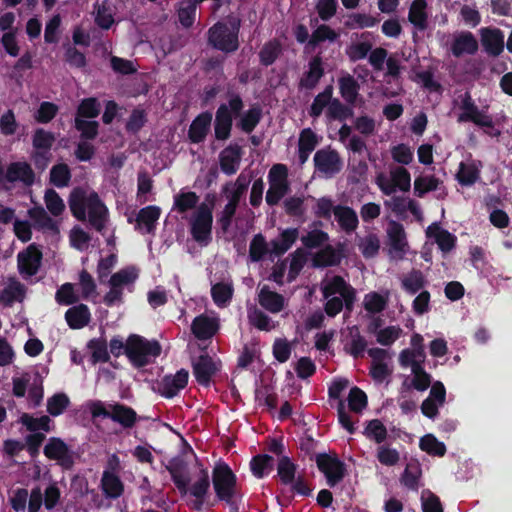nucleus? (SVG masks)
<instances>
[{
  "label": "nucleus",
  "instance_id": "nucleus-1",
  "mask_svg": "<svg viewBox=\"0 0 512 512\" xmlns=\"http://www.w3.org/2000/svg\"><path fill=\"white\" fill-rule=\"evenodd\" d=\"M68 204L74 218L81 222L88 218L91 227L102 233L106 226L108 209L97 192H87L82 187H75L70 192Z\"/></svg>",
  "mask_w": 512,
  "mask_h": 512
},
{
  "label": "nucleus",
  "instance_id": "nucleus-2",
  "mask_svg": "<svg viewBox=\"0 0 512 512\" xmlns=\"http://www.w3.org/2000/svg\"><path fill=\"white\" fill-rule=\"evenodd\" d=\"M166 469L181 496H185L189 493L195 498L192 503V508L196 511H201L211 484L208 469L202 468L199 478L190 487V479L183 473V461H173L166 466Z\"/></svg>",
  "mask_w": 512,
  "mask_h": 512
},
{
  "label": "nucleus",
  "instance_id": "nucleus-3",
  "mask_svg": "<svg viewBox=\"0 0 512 512\" xmlns=\"http://www.w3.org/2000/svg\"><path fill=\"white\" fill-rule=\"evenodd\" d=\"M211 481L217 500L224 502L230 512H240L243 494L230 466L225 462L217 463L212 470Z\"/></svg>",
  "mask_w": 512,
  "mask_h": 512
},
{
  "label": "nucleus",
  "instance_id": "nucleus-4",
  "mask_svg": "<svg viewBox=\"0 0 512 512\" xmlns=\"http://www.w3.org/2000/svg\"><path fill=\"white\" fill-rule=\"evenodd\" d=\"M241 20L229 16L214 23L207 31V43L213 49L225 54L236 52L240 47L239 33Z\"/></svg>",
  "mask_w": 512,
  "mask_h": 512
},
{
  "label": "nucleus",
  "instance_id": "nucleus-5",
  "mask_svg": "<svg viewBox=\"0 0 512 512\" xmlns=\"http://www.w3.org/2000/svg\"><path fill=\"white\" fill-rule=\"evenodd\" d=\"M228 104L222 103L216 110L214 120V134L219 141L227 140L231 136L233 118L241 115L244 101L239 93L227 91Z\"/></svg>",
  "mask_w": 512,
  "mask_h": 512
},
{
  "label": "nucleus",
  "instance_id": "nucleus-6",
  "mask_svg": "<svg viewBox=\"0 0 512 512\" xmlns=\"http://www.w3.org/2000/svg\"><path fill=\"white\" fill-rule=\"evenodd\" d=\"M161 345L157 340L149 341L143 336L131 334L125 345V355L136 368H141L150 363L151 358L161 354Z\"/></svg>",
  "mask_w": 512,
  "mask_h": 512
},
{
  "label": "nucleus",
  "instance_id": "nucleus-7",
  "mask_svg": "<svg viewBox=\"0 0 512 512\" xmlns=\"http://www.w3.org/2000/svg\"><path fill=\"white\" fill-rule=\"evenodd\" d=\"M213 205L214 198L211 205L201 203L190 220L191 235L200 244L207 245L212 239Z\"/></svg>",
  "mask_w": 512,
  "mask_h": 512
},
{
  "label": "nucleus",
  "instance_id": "nucleus-8",
  "mask_svg": "<svg viewBox=\"0 0 512 512\" xmlns=\"http://www.w3.org/2000/svg\"><path fill=\"white\" fill-rule=\"evenodd\" d=\"M314 173L324 178H332L341 172L343 161L339 152L331 146L317 150L313 157Z\"/></svg>",
  "mask_w": 512,
  "mask_h": 512
},
{
  "label": "nucleus",
  "instance_id": "nucleus-9",
  "mask_svg": "<svg viewBox=\"0 0 512 512\" xmlns=\"http://www.w3.org/2000/svg\"><path fill=\"white\" fill-rule=\"evenodd\" d=\"M321 292L324 299L339 294L345 302L346 310L352 311L356 300V290L342 276H333L321 287Z\"/></svg>",
  "mask_w": 512,
  "mask_h": 512
},
{
  "label": "nucleus",
  "instance_id": "nucleus-10",
  "mask_svg": "<svg viewBox=\"0 0 512 512\" xmlns=\"http://www.w3.org/2000/svg\"><path fill=\"white\" fill-rule=\"evenodd\" d=\"M43 452L48 459L57 461L64 470H71L75 464L74 452L59 437L49 438Z\"/></svg>",
  "mask_w": 512,
  "mask_h": 512
},
{
  "label": "nucleus",
  "instance_id": "nucleus-11",
  "mask_svg": "<svg viewBox=\"0 0 512 512\" xmlns=\"http://www.w3.org/2000/svg\"><path fill=\"white\" fill-rule=\"evenodd\" d=\"M316 464L327 480L330 487L337 485L345 476V464L336 456H330L327 453H319L316 455Z\"/></svg>",
  "mask_w": 512,
  "mask_h": 512
},
{
  "label": "nucleus",
  "instance_id": "nucleus-12",
  "mask_svg": "<svg viewBox=\"0 0 512 512\" xmlns=\"http://www.w3.org/2000/svg\"><path fill=\"white\" fill-rule=\"evenodd\" d=\"M387 237L390 255L393 258L403 259L408 248L404 226L395 220H390L387 227Z\"/></svg>",
  "mask_w": 512,
  "mask_h": 512
},
{
  "label": "nucleus",
  "instance_id": "nucleus-13",
  "mask_svg": "<svg viewBox=\"0 0 512 512\" xmlns=\"http://www.w3.org/2000/svg\"><path fill=\"white\" fill-rule=\"evenodd\" d=\"M42 257V252L36 244H30L17 255L19 273L25 277L36 275L41 266Z\"/></svg>",
  "mask_w": 512,
  "mask_h": 512
},
{
  "label": "nucleus",
  "instance_id": "nucleus-14",
  "mask_svg": "<svg viewBox=\"0 0 512 512\" xmlns=\"http://www.w3.org/2000/svg\"><path fill=\"white\" fill-rule=\"evenodd\" d=\"M460 108L462 112L458 116V122H472L477 126L487 128L493 126L492 119L478 109L468 92L462 98Z\"/></svg>",
  "mask_w": 512,
  "mask_h": 512
},
{
  "label": "nucleus",
  "instance_id": "nucleus-15",
  "mask_svg": "<svg viewBox=\"0 0 512 512\" xmlns=\"http://www.w3.org/2000/svg\"><path fill=\"white\" fill-rule=\"evenodd\" d=\"M189 372L182 368L174 375H165L161 381L158 382V393L171 399L178 395L188 384Z\"/></svg>",
  "mask_w": 512,
  "mask_h": 512
},
{
  "label": "nucleus",
  "instance_id": "nucleus-16",
  "mask_svg": "<svg viewBox=\"0 0 512 512\" xmlns=\"http://www.w3.org/2000/svg\"><path fill=\"white\" fill-rule=\"evenodd\" d=\"M480 42L488 56L498 57L504 51V33L499 28L482 27L479 30Z\"/></svg>",
  "mask_w": 512,
  "mask_h": 512
},
{
  "label": "nucleus",
  "instance_id": "nucleus-17",
  "mask_svg": "<svg viewBox=\"0 0 512 512\" xmlns=\"http://www.w3.org/2000/svg\"><path fill=\"white\" fill-rule=\"evenodd\" d=\"M193 375L197 383L201 386L208 387L212 377L217 373L218 367L213 358L207 353L201 354L192 362Z\"/></svg>",
  "mask_w": 512,
  "mask_h": 512
},
{
  "label": "nucleus",
  "instance_id": "nucleus-18",
  "mask_svg": "<svg viewBox=\"0 0 512 512\" xmlns=\"http://www.w3.org/2000/svg\"><path fill=\"white\" fill-rule=\"evenodd\" d=\"M325 70L320 54L312 57L308 63V70L305 71L298 82L299 90H313L324 76Z\"/></svg>",
  "mask_w": 512,
  "mask_h": 512
},
{
  "label": "nucleus",
  "instance_id": "nucleus-19",
  "mask_svg": "<svg viewBox=\"0 0 512 512\" xmlns=\"http://www.w3.org/2000/svg\"><path fill=\"white\" fill-rule=\"evenodd\" d=\"M479 49V43L470 31H462L455 35L450 51L456 58L462 57L464 54L475 55Z\"/></svg>",
  "mask_w": 512,
  "mask_h": 512
},
{
  "label": "nucleus",
  "instance_id": "nucleus-20",
  "mask_svg": "<svg viewBox=\"0 0 512 512\" xmlns=\"http://www.w3.org/2000/svg\"><path fill=\"white\" fill-rule=\"evenodd\" d=\"M212 113L205 111L197 115L191 122L188 129V139L191 143L199 144L205 141L210 130Z\"/></svg>",
  "mask_w": 512,
  "mask_h": 512
},
{
  "label": "nucleus",
  "instance_id": "nucleus-21",
  "mask_svg": "<svg viewBox=\"0 0 512 512\" xmlns=\"http://www.w3.org/2000/svg\"><path fill=\"white\" fill-rule=\"evenodd\" d=\"M219 323L217 319L211 318L205 314L196 316L191 324V331L195 338L201 341L211 339L218 331Z\"/></svg>",
  "mask_w": 512,
  "mask_h": 512
},
{
  "label": "nucleus",
  "instance_id": "nucleus-22",
  "mask_svg": "<svg viewBox=\"0 0 512 512\" xmlns=\"http://www.w3.org/2000/svg\"><path fill=\"white\" fill-rule=\"evenodd\" d=\"M5 180L14 183L20 181L25 185H32L35 180V173L27 162H12L7 167Z\"/></svg>",
  "mask_w": 512,
  "mask_h": 512
},
{
  "label": "nucleus",
  "instance_id": "nucleus-23",
  "mask_svg": "<svg viewBox=\"0 0 512 512\" xmlns=\"http://www.w3.org/2000/svg\"><path fill=\"white\" fill-rule=\"evenodd\" d=\"M242 148L237 144H230L219 155L220 168L226 175L237 172L241 161Z\"/></svg>",
  "mask_w": 512,
  "mask_h": 512
},
{
  "label": "nucleus",
  "instance_id": "nucleus-24",
  "mask_svg": "<svg viewBox=\"0 0 512 512\" xmlns=\"http://www.w3.org/2000/svg\"><path fill=\"white\" fill-rule=\"evenodd\" d=\"M258 302L260 306L270 313L276 314L281 312L285 307V298L282 294L270 290L264 285L258 293Z\"/></svg>",
  "mask_w": 512,
  "mask_h": 512
},
{
  "label": "nucleus",
  "instance_id": "nucleus-25",
  "mask_svg": "<svg viewBox=\"0 0 512 512\" xmlns=\"http://www.w3.org/2000/svg\"><path fill=\"white\" fill-rule=\"evenodd\" d=\"M100 487L107 499H118L124 493L122 480L115 472L109 470L103 471Z\"/></svg>",
  "mask_w": 512,
  "mask_h": 512
},
{
  "label": "nucleus",
  "instance_id": "nucleus-26",
  "mask_svg": "<svg viewBox=\"0 0 512 512\" xmlns=\"http://www.w3.org/2000/svg\"><path fill=\"white\" fill-rule=\"evenodd\" d=\"M334 217L341 230L350 234L354 232L359 225V219L356 211L345 205H336L334 210Z\"/></svg>",
  "mask_w": 512,
  "mask_h": 512
},
{
  "label": "nucleus",
  "instance_id": "nucleus-27",
  "mask_svg": "<svg viewBox=\"0 0 512 512\" xmlns=\"http://www.w3.org/2000/svg\"><path fill=\"white\" fill-rule=\"evenodd\" d=\"M110 408V419L116 423H119L125 429L133 428L138 421V415L136 411L130 406L121 403H115L110 405Z\"/></svg>",
  "mask_w": 512,
  "mask_h": 512
},
{
  "label": "nucleus",
  "instance_id": "nucleus-28",
  "mask_svg": "<svg viewBox=\"0 0 512 512\" xmlns=\"http://www.w3.org/2000/svg\"><path fill=\"white\" fill-rule=\"evenodd\" d=\"M65 320L71 329H82L91 321V313L87 305L78 304L65 312Z\"/></svg>",
  "mask_w": 512,
  "mask_h": 512
},
{
  "label": "nucleus",
  "instance_id": "nucleus-29",
  "mask_svg": "<svg viewBox=\"0 0 512 512\" xmlns=\"http://www.w3.org/2000/svg\"><path fill=\"white\" fill-rule=\"evenodd\" d=\"M26 295V287L16 279H10L8 285L0 291V303L11 307L14 302H22Z\"/></svg>",
  "mask_w": 512,
  "mask_h": 512
},
{
  "label": "nucleus",
  "instance_id": "nucleus-30",
  "mask_svg": "<svg viewBox=\"0 0 512 512\" xmlns=\"http://www.w3.org/2000/svg\"><path fill=\"white\" fill-rule=\"evenodd\" d=\"M28 216L33 221V226L37 230H48L55 234L59 233V226L53 220L42 206H34L28 210Z\"/></svg>",
  "mask_w": 512,
  "mask_h": 512
},
{
  "label": "nucleus",
  "instance_id": "nucleus-31",
  "mask_svg": "<svg viewBox=\"0 0 512 512\" xmlns=\"http://www.w3.org/2000/svg\"><path fill=\"white\" fill-rule=\"evenodd\" d=\"M342 254L335 250L332 245H326L316 252L312 257V266L315 268H326L340 264Z\"/></svg>",
  "mask_w": 512,
  "mask_h": 512
},
{
  "label": "nucleus",
  "instance_id": "nucleus-32",
  "mask_svg": "<svg viewBox=\"0 0 512 512\" xmlns=\"http://www.w3.org/2000/svg\"><path fill=\"white\" fill-rule=\"evenodd\" d=\"M426 9V0H413L409 8L408 20L418 31H425L428 28V14Z\"/></svg>",
  "mask_w": 512,
  "mask_h": 512
},
{
  "label": "nucleus",
  "instance_id": "nucleus-33",
  "mask_svg": "<svg viewBox=\"0 0 512 512\" xmlns=\"http://www.w3.org/2000/svg\"><path fill=\"white\" fill-rule=\"evenodd\" d=\"M262 119V108L258 104L252 105L236 122V127L246 134H250Z\"/></svg>",
  "mask_w": 512,
  "mask_h": 512
},
{
  "label": "nucleus",
  "instance_id": "nucleus-34",
  "mask_svg": "<svg viewBox=\"0 0 512 512\" xmlns=\"http://www.w3.org/2000/svg\"><path fill=\"white\" fill-rule=\"evenodd\" d=\"M160 215L161 209L158 206L149 205L139 210L136 222L138 226H144L146 233H154Z\"/></svg>",
  "mask_w": 512,
  "mask_h": 512
},
{
  "label": "nucleus",
  "instance_id": "nucleus-35",
  "mask_svg": "<svg viewBox=\"0 0 512 512\" xmlns=\"http://www.w3.org/2000/svg\"><path fill=\"white\" fill-rule=\"evenodd\" d=\"M427 280L421 270L412 269L401 279V288L409 295L421 292L426 286Z\"/></svg>",
  "mask_w": 512,
  "mask_h": 512
},
{
  "label": "nucleus",
  "instance_id": "nucleus-36",
  "mask_svg": "<svg viewBox=\"0 0 512 512\" xmlns=\"http://www.w3.org/2000/svg\"><path fill=\"white\" fill-rule=\"evenodd\" d=\"M339 91L341 97L347 104L354 105L359 95L360 85L350 74H346L338 79Z\"/></svg>",
  "mask_w": 512,
  "mask_h": 512
},
{
  "label": "nucleus",
  "instance_id": "nucleus-37",
  "mask_svg": "<svg viewBox=\"0 0 512 512\" xmlns=\"http://www.w3.org/2000/svg\"><path fill=\"white\" fill-rule=\"evenodd\" d=\"M273 468L274 458L268 454H258L252 457L250 461L251 472L258 479L264 478Z\"/></svg>",
  "mask_w": 512,
  "mask_h": 512
},
{
  "label": "nucleus",
  "instance_id": "nucleus-38",
  "mask_svg": "<svg viewBox=\"0 0 512 512\" xmlns=\"http://www.w3.org/2000/svg\"><path fill=\"white\" fill-rule=\"evenodd\" d=\"M201 4L197 0H182L180 7L177 10L179 23L184 28L193 26L196 20L197 6Z\"/></svg>",
  "mask_w": 512,
  "mask_h": 512
},
{
  "label": "nucleus",
  "instance_id": "nucleus-39",
  "mask_svg": "<svg viewBox=\"0 0 512 512\" xmlns=\"http://www.w3.org/2000/svg\"><path fill=\"white\" fill-rule=\"evenodd\" d=\"M297 465L289 456H282L278 459L277 474L283 485H289L296 478Z\"/></svg>",
  "mask_w": 512,
  "mask_h": 512
},
{
  "label": "nucleus",
  "instance_id": "nucleus-40",
  "mask_svg": "<svg viewBox=\"0 0 512 512\" xmlns=\"http://www.w3.org/2000/svg\"><path fill=\"white\" fill-rule=\"evenodd\" d=\"M87 347L91 350V360L93 364L107 363L110 360L107 341L104 338L91 339Z\"/></svg>",
  "mask_w": 512,
  "mask_h": 512
},
{
  "label": "nucleus",
  "instance_id": "nucleus-41",
  "mask_svg": "<svg viewBox=\"0 0 512 512\" xmlns=\"http://www.w3.org/2000/svg\"><path fill=\"white\" fill-rule=\"evenodd\" d=\"M233 286L224 282H218L211 287V297L218 307H225L233 297Z\"/></svg>",
  "mask_w": 512,
  "mask_h": 512
},
{
  "label": "nucleus",
  "instance_id": "nucleus-42",
  "mask_svg": "<svg viewBox=\"0 0 512 512\" xmlns=\"http://www.w3.org/2000/svg\"><path fill=\"white\" fill-rule=\"evenodd\" d=\"M339 37L338 33L326 24L319 25L312 33L306 48L314 49L321 42L329 40L334 42Z\"/></svg>",
  "mask_w": 512,
  "mask_h": 512
},
{
  "label": "nucleus",
  "instance_id": "nucleus-43",
  "mask_svg": "<svg viewBox=\"0 0 512 512\" xmlns=\"http://www.w3.org/2000/svg\"><path fill=\"white\" fill-rule=\"evenodd\" d=\"M419 447L422 451L432 456L443 457L446 454V446L433 434H426L420 438Z\"/></svg>",
  "mask_w": 512,
  "mask_h": 512
},
{
  "label": "nucleus",
  "instance_id": "nucleus-44",
  "mask_svg": "<svg viewBox=\"0 0 512 512\" xmlns=\"http://www.w3.org/2000/svg\"><path fill=\"white\" fill-rule=\"evenodd\" d=\"M20 422L30 432L36 433L39 430L49 432L51 430V419L47 415L35 418L28 413H23L20 417Z\"/></svg>",
  "mask_w": 512,
  "mask_h": 512
},
{
  "label": "nucleus",
  "instance_id": "nucleus-45",
  "mask_svg": "<svg viewBox=\"0 0 512 512\" xmlns=\"http://www.w3.org/2000/svg\"><path fill=\"white\" fill-rule=\"evenodd\" d=\"M55 140L54 133L46 131L43 128H37L32 136V146L34 150L45 151V153H47V151H51Z\"/></svg>",
  "mask_w": 512,
  "mask_h": 512
},
{
  "label": "nucleus",
  "instance_id": "nucleus-46",
  "mask_svg": "<svg viewBox=\"0 0 512 512\" xmlns=\"http://www.w3.org/2000/svg\"><path fill=\"white\" fill-rule=\"evenodd\" d=\"M249 323L260 331H271L275 328V324L271 318L262 310L254 307L248 310Z\"/></svg>",
  "mask_w": 512,
  "mask_h": 512
},
{
  "label": "nucleus",
  "instance_id": "nucleus-47",
  "mask_svg": "<svg viewBox=\"0 0 512 512\" xmlns=\"http://www.w3.org/2000/svg\"><path fill=\"white\" fill-rule=\"evenodd\" d=\"M281 45L277 40L268 41L259 52L260 63L263 66L272 65L281 54Z\"/></svg>",
  "mask_w": 512,
  "mask_h": 512
},
{
  "label": "nucleus",
  "instance_id": "nucleus-48",
  "mask_svg": "<svg viewBox=\"0 0 512 512\" xmlns=\"http://www.w3.org/2000/svg\"><path fill=\"white\" fill-rule=\"evenodd\" d=\"M479 176L480 171L475 165L466 164L464 162L459 164L456 179L460 185L471 186L479 179Z\"/></svg>",
  "mask_w": 512,
  "mask_h": 512
},
{
  "label": "nucleus",
  "instance_id": "nucleus-49",
  "mask_svg": "<svg viewBox=\"0 0 512 512\" xmlns=\"http://www.w3.org/2000/svg\"><path fill=\"white\" fill-rule=\"evenodd\" d=\"M440 184V180L434 175H420L414 180V194L422 198L428 192L435 191Z\"/></svg>",
  "mask_w": 512,
  "mask_h": 512
},
{
  "label": "nucleus",
  "instance_id": "nucleus-50",
  "mask_svg": "<svg viewBox=\"0 0 512 512\" xmlns=\"http://www.w3.org/2000/svg\"><path fill=\"white\" fill-rule=\"evenodd\" d=\"M74 127L80 132L82 140H94L99 133V123L95 120H85L75 117Z\"/></svg>",
  "mask_w": 512,
  "mask_h": 512
},
{
  "label": "nucleus",
  "instance_id": "nucleus-51",
  "mask_svg": "<svg viewBox=\"0 0 512 512\" xmlns=\"http://www.w3.org/2000/svg\"><path fill=\"white\" fill-rule=\"evenodd\" d=\"M71 180V171L67 164L59 163L54 165L50 170V182L58 187L63 188L68 186Z\"/></svg>",
  "mask_w": 512,
  "mask_h": 512
},
{
  "label": "nucleus",
  "instance_id": "nucleus-52",
  "mask_svg": "<svg viewBox=\"0 0 512 512\" xmlns=\"http://www.w3.org/2000/svg\"><path fill=\"white\" fill-rule=\"evenodd\" d=\"M70 405V399L65 393H56L47 399V412L57 417L64 413Z\"/></svg>",
  "mask_w": 512,
  "mask_h": 512
},
{
  "label": "nucleus",
  "instance_id": "nucleus-53",
  "mask_svg": "<svg viewBox=\"0 0 512 512\" xmlns=\"http://www.w3.org/2000/svg\"><path fill=\"white\" fill-rule=\"evenodd\" d=\"M100 108V103L96 98H85L78 105L75 117L93 119L99 115Z\"/></svg>",
  "mask_w": 512,
  "mask_h": 512
},
{
  "label": "nucleus",
  "instance_id": "nucleus-54",
  "mask_svg": "<svg viewBox=\"0 0 512 512\" xmlns=\"http://www.w3.org/2000/svg\"><path fill=\"white\" fill-rule=\"evenodd\" d=\"M268 253V246L265 237L258 233L256 234L249 246V257L252 262L261 261L264 256Z\"/></svg>",
  "mask_w": 512,
  "mask_h": 512
},
{
  "label": "nucleus",
  "instance_id": "nucleus-55",
  "mask_svg": "<svg viewBox=\"0 0 512 512\" xmlns=\"http://www.w3.org/2000/svg\"><path fill=\"white\" fill-rule=\"evenodd\" d=\"M199 197L195 192H182L174 197V206L179 213H185L196 207Z\"/></svg>",
  "mask_w": 512,
  "mask_h": 512
},
{
  "label": "nucleus",
  "instance_id": "nucleus-56",
  "mask_svg": "<svg viewBox=\"0 0 512 512\" xmlns=\"http://www.w3.org/2000/svg\"><path fill=\"white\" fill-rule=\"evenodd\" d=\"M58 106L53 102L44 101L34 114L37 123L46 124L51 122L58 113Z\"/></svg>",
  "mask_w": 512,
  "mask_h": 512
},
{
  "label": "nucleus",
  "instance_id": "nucleus-57",
  "mask_svg": "<svg viewBox=\"0 0 512 512\" xmlns=\"http://www.w3.org/2000/svg\"><path fill=\"white\" fill-rule=\"evenodd\" d=\"M364 434L367 438L380 444L384 442L387 437V429L380 420L373 419L368 422Z\"/></svg>",
  "mask_w": 512,
  "mask_h": 512
},
{
  "label": "nucleus",
  "instance_id": "nucleus-58",
  "mask_svg": "<svg viewBox=\"0 0 512 512\" xmlns=\"http://www.w3.org/2000/svg\"><path fill=\"white\" fill-rule=\"evenodd\" d=\"M395 191L400 189L403 192H407L411 187V175L409 171L404 167H396L390 173Z\"/></svg>",
  "mask_w": 512,
  "mask_h": 512
},
{
  "label": "nucleus",
  "instance_id": "nucleus-59",
  "mask_svg": "<svg viewBox=\"0 0 512 512\" xmlns=\"http://www.w3.org/2000/svg\"><path fill=\"white\" fill-rule=\"evenodd\" d=\"M138 277L137 270L134 267H127L114 273L110 278V285L114 287H121L133 283Z\"/></svg>",
  "mask_w": 512,
  "mask_h": 512
},
{
  "label": "nucleus",
  "instance_id": "nucleus-60",
  "mask_svg": "<svg viewBox=\"0 0 512 512\" xmlns=\"http://www.w3.org/2000/svg\"><path fill=\"white\" fill-rule=\"evenodd\" d=\"M367 403V395L362 389L357 386L350 389L348 406L351 411L359 413L367 406Z\"/></svg>",
  "mask_w": 512,
  "mask_h": 512
},
{
  "label": "nucleus",
  "instance_id": "nucleus-61",
  "mask_svg": "<svg viewBox=\"0 0 512 512\" xmlns=\"http://www.w3.org/2000/svg\"><path fill=\"white\" fill-rule=\"evenodd\" d=\"M44 200L48 211L55 217L60 216L65 210L63 200L53 189H48L45 192Z\"/></svg>",
  "mask_w": 512,
  "mask_h": 512
},
{
  "label": "nucleus",
  "instance_id": "nucleus-62",
  "mask_svg": "<svg viewBox=\"0 0 512 512\" xmlns=\"http://www.w3.org/2000/svg\"><path fill=\"white\" fill-rule=\"evenodd\" d=\"M329 240V235L323 230L314 229L302 236V244L308 249L321 247Z\"/></svg>",
  "mask_w": 512,
  "mask_h": 512
},
{
  "label": "nucleus",
  "instance_id": "nucleus-63",
  "mask_svg": "<svg viewBox=\"0 0 512 512\" xmlns=\"http://www.w3.org/2000/svg\"><path fill=\"white\" fill-rule=\"evenodd\" d=\"M363 305L369 313H380L386 308L387 300L377 292H370L365 295Z\"/></svg>",
  "mask_w": 512,
  "mask_h": 512
},
{
  "label": "nucleus",
  "instance_id": "nucleus-64",
  "mask_svg": "<svg viewBox=\"0 0 512 512\" xmlns=\"http://www.w3.org/2000/svg\"><path fill=\"white\" fill-rule=\"evenodd\" d=\"M55 300L60 305H73L78 302L79 297L75 294L72 283H64L56 291Z\"/></svg>",
  "mask_w": 512,
  "mask_h": 512
}]
</instances>
